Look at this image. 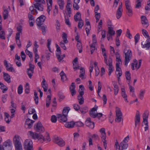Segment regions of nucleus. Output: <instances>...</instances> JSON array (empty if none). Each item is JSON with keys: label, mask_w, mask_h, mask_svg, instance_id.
Listing matches in <instances>:
<instances>
[{"label": "nucleus", "mask_w": 150, "mask_h": 150, "mask_svg": "<svg viewBox=\"0 0 150 150\" xmlns=\"http://www.w3.org/2000/svg\"><path fill=\"white\" fill-rule=\"evenodd\" d=\"M124 53L125 55V65L127 66L128 64L132 59V53L131 50L129 49H125L124 50Z\"/></svg>", "instance_id": "2"}, {"label": "nucleus", "mask_w": 150, "mask_h": 150, "mask_svg": "<svg viewBox=\"0 0 150 150\" xmlns=\"http://www.w3.org/2000/svg\"><path fill=\"white\" fill-rule=\"evenodd\" d=\"M109 67L108 68V75L110 76L111 74V73L114 71V67L112 65H108Z\"/></svg>", "instance_id": "46"}, {"label": "nucleus", "mask_w": 150, "mask_h": 150, "mask_svg": "<svg viewBox=\"0 0 150 150\" xmlns=\"http://www.w3.org/2000/svg\"><path fill=\"white\" fill-rule=\"evenodd\" d=\"M46 17L43 15H42L38 18L36 20V23L38 26L41 25L46 19Z\"/></svg>", "instance_id": "8"}, {"label": "nucleus", "mask_w": 150, "mask_h": 150, "mask_svg": "<svg viewBox=\"0 0 150 150\" xmlns=\"http://www.w3.org/2000/svg\"><path fill=\"white\" fill-rule=\"evenodd\" d=\"M15 109H12L10 110L11 112V117L13 118L15 116V114L16 110H15Z\"/></svg>", "instance_id": "58"}, {"label": "nucleus", "mask_w": 150, "mask_h": 150, "mask_svg": "<svg viewBox=\"0 0 150 150\" xmlns=\"http://www.w3.org/2000/svg\"><path fill=\"white\" fill-rule=\"evenodd\" d=\"M21 56L22 60L24 61L25 58V55L23 51L21 52Z\"/></svg>", "instance_id": "62"}, {"label": "nucleus", "mask_w": 150, "mask_h": 150, "mask_svg": "<svg viewBox=\"0 0 150 150\" xmlns=\"http://www.w3.org/2000/svg\"><path fill=\"white\" fill-rule=\"evenodd\" d=\"M62 38L63 39V41L65 43H67L68 42V40L67 39V34L65 33H63L62 34Z\"/></svg>", "instance_id": "34"}, {"label": "nucleus", "mask_w": 150, "mask_h": 150, "mask_svg": "<svg viewBox=\"0 0 150 150\" xmlns=\"http://www.w3.org/2000/svg\"><path fill=\"white\" fill-rule=\"evenodd\" d=\"M108 31L107 33L111 35H114L115 34V31L113 30V27H108Z\"/></svg>", "instance_id": "25"}, {"label": "nucleus", "mask_w": 150, "mask_h": 150, "mask_svg": "<svg viewBox=\"0 0 150 150\" xmlns=\"http://www.w3.org/2000/svg\"><path fill=\"white\" fill-rule=\"evenodd\" d=\"M98 88L97 93L98 94H99L101 89L102 85L100 81H98Z\"/></svg>", "instance_id": "56"}, {"label": "nucleus", "mask_w": 150, "mask_h": 150, "mask_svg": "<svg viewBox=\"0 0 150 150\" xmlns=\"http://www.w3.org/2000/svg\"><path fill=\"white\" fill-rule=\"evenodd\" d=\"M77 49L79 50V52L80 53H81L82 51V46L81 42H78L77 44Z\"/></svg>", "instance_id": "41"}, {"label": "nucleus", "mask_w": 150, "mask_h": 150, "mask_svg": "<svg viewBox=\"0 0 150 150\" xmlns=\"http://www.w3.org/2000/svg\"><path fill=\"white\" fill-rule=\"evenodd\" d=\"M20 139V137L17 135H15L13 138V143L16 150H23Z\"/></svg>", "instance_id": "1"}, {"label": "nucleus", "mask_w": 150, "mask_h": 150, "mask_svg": "<svg viewBox=\"0 0 150 150\" xmlns=\"http://www.w3.org/2000/svg\"><path fill=\"white\" fill-rule=\"evenodd\" d=\"M113 86H114V95H116L118 93L119 91V88L118 86L117 85L115 82L113 84Z\"/></svg>", "instance_id": "30"}, {"label": "nucleus", "mask_w": 150, "mask_h": 150, "mask_svg": "<svg viewBox=\"0 0 150 150\" xmlns=\"http://www.w3.org/2000/svg\"><path fill=\"white\" fill-rule=\"evenodd\" d=\"M65 23L69 26H71V24L70 22L69 19L68 17H67L66 16H65Z\"/></svg>", "instance_id": "55"}, {"label": "nucleus", "mask_w": 150, "mask_h": 150, "mask_svg": "<svg viewBox=\"0 0 150 150\" xmlns=\"http://www.w3.org/2000/svg\"><path fill=\"white\" fill-rule=\"evenodd\" d=\"M115 148L116 150H120L121 149H120V145H119V144L118 143L117 141H116L115 143Z\"/></svg>", "instance_id": "53"}, {"label": "nucleus", "mask_w": 150, "mask_h": 150, "mask_svg": "<svg viewBox=\"0 0 150 150\" xmlns=\"http://www.w3.org/2000/svg\"><path fill=\"white\" fill-rule=\"evenodd\" d=\"M122 95L123 98L124 99L125 101L128 103V101L127 100V96L126 93V92H124V93H122Z\"/></svg>", "instance_id": "54"}, {"label": "nucleus", "mask_w": 150, "mask_h": 150, "mask_svg": "<svg viewBox=\"0 0 150 150\" xmlns=\"http://www.w3.org/2000/svg\"><path fill=\"white\" fill-rule=\"evenodd\" d=\"M85 125L91 129H93L95 126L94 123L91 121L90 117L87 118L85 122Z\"/></svg>", "instance_id": "11"}, {"label": "nucleus", "mask_w": 150, "mask_h": 150, "mask_svg": "<svg viewBox=\"0 0 150 150\" xmlns=\"http://www.w3.org/2000/svg\"><path fill=\"white\" fill-rule=\"evenodd\" d=\"M125 75L126 79L128 80L129 84L130 83V81L131 80L130 74L129 71H127L125 72Z\"/></svg>", "instance_id": "37"}, {"label": "nucleus", "mask_w": 150, "mask_h": 150, "mask_svg": "<svg viewBox=\"0 0 150 150\" xmlns=\"http://www.w3.org/2000/svg\"><path fill=\"white\" fill-rule=\"evenodd\" d=\"M57 115V117L60 122H65L67 120V116L62 114H58Z\"/></svg>", "instance_id": "16"}, {"label": "nucleus", "mask_w": 150, "mask_h": 150, "mask_svg": "<svg viewBox=\"0 0 150 150\" xmlns=\"http://www.w3.org/2000/svg\"><path fill=\"white\" fill-rule=\"evenodd\" d=\"M122 11L117 10L116 16V18L117 19H119L121 16L122 15Z\"/></svg>", "instance_id": "43"}, {"label": "nucleus", "mask_w": 150, "mask_h": 150, "mask_svg": "<svg viewBox=\"0 0 150 150\" xmlns=\"http://www.w3.org/2000/svg\"><path fill=\"white\" fill-rule=\"evenodd\" d=\"M99 132L101 133L100 137L102 140L103 143L104 147L105 149H106L107 146V144L106 142V134L105 129L103 128H102L100 129Z\"/></svg>", "instance_id": "4"}, {"label": "nucleus", "mask_w": 150, "mask_h": 150, "mask_svg": "<svg viewBox=\"0 0 150 150\" xmlns=\"http://www.w3.org/2000/svg\"><path fill=\"white\" fill-rule=\"evenodd\" d=\"M51 95H49L47 96V98H46V105L47 108H48L50 105L51 101Z\"/></svg>", "instance_id": "27"}, {"label": "nucleus", "mask_w": 150, "mask_h": 150, "mask_svg": "<svg viewBox=\"0 0 150 150\" xmlns=\"http://www.w3.org/2000/svg\"><path fill=\"white\" fill-rule=\"evenodd\" d=\"M148 113L147 112H144L143 115V122L145 123V122H147V119L148 117Z\"/></svg>", "instance_id": "33"}, {"label": "nucleus", "mask_w": 150, "mask_h": 150, "mask_svg": "<svg viewBox=\"0 0 150 150\" xmlns=\"http://www.w3.org/2000/svg\"><path fill=\"white\" fill-rule=\"evenodd\" d=\"M142 32L143 35L145 38H149V37L148 33L146 30L143 29L142 30Z\"/></svg>", "instance_id": "44"}, {"label": "nucleus", "mask_w": 150, "mask_h": 150, "mask_svg": "<svg viewBox=\"0 0 150 150\" xmlns=\"http://www.w3.org/2000/svg\"><path fill=\"white\" fill-rule=\"evenodd\" d=\"M141 23L142 25L145 28H147L149 26L148 21L146 17L144 16H142L141 17Z\"/></svg>", "instance_id": "10"}, {"label": "nucleus", "mask_w": 150, "mask_h": 150, "mask_svg": "<svg viewBox=\"0 0 150 150\" xmlns=\"http://www.w3.org/2000/svg\"><path fill=\"white\" fill-rule=\"evenodd\" d=\"M145 93V91H140L139 94V95L138 97L141 100H142L143 99Z\"/></svg>", "instance_id": "45"}, {"label": "nucleus", "mask_w": 150, "mask_h": 150, "mask_svg": "<svg viewBox=\"0 0 150 150\" xmlns=\"http://www.w3.org/2000/svg\"><path fill=\"white\" fill-rule=\"evenodd\" d=\"M34 128L36 131L40 132H43L45 130L44 128L40 122H38L34 125Z\"/></svg>", "instance_id": "6"}, {"label": "nucleus", "mask_w": 150, "mask_h": 150, "mask_svg": "<svg viewBox=\"0 0 150 150\" xmlns=\"http://www.w3.org/2000/svg\"><path fill=\"white\" fill-rule=\"evenodd\" d=\"M96 44L92 43L90 45L91 54H92L95 49Z\"/></svg>", "instance_id": "42"}, {"label": "nucleus", "mask_w": 150, "mask_h": 150, "mask_svg": "<svg viewBox=\"0 0 150 150\" xmlns=\"http://www.w3.org/2000/svg\"><path fill=\"white\" fill-rule=\"evenodd\" d=\"M0 88L3 90L2 92L3 93H4L8 89L7 87L1 82H0Z\"/></svg>", "instance_id": "36"}, {"label": "nucleus", "mask_w": 150, "mask_h": 150, "mask_svg": "<svg viewBox=\"0 0 150 150\" xmlns=\"http://www.w3.org/2000/svg\"><path fill=\"white\" fill-rule=\"evenodd\" d=\"M73 107L74 109L76 111H78L79 110H80V107L78 104H74Z\"/></svg>", "instance_id": "59"}, {"label": "nucleus", "mask_w": 150, "mask_h": 150, "mask_svg": "<svg viewBox=\"0 0 150 150\" xmlns=\"http://www.w3.org/2000/svg\"><path fill=\"white\" fill-rule=\"evenodd\" d=\"M116 112L117 117L115 120V121L117 122H121L122 118V112L120 109L117 107H116Z\"/></svg>", "instance_id": "7"}, {"label": "nucleus", "mask_w": 150, "mask_h": 150, "mask_svg": "<svg viewBox=\"0 0 150 150\" xmlns=\"http://www.w3.org/2000/svg\"><path fill=\"white\" fill-rule=\"evenodd\" d=\"M28 134L33 139H37L38 140L42 139L43 141H45L44 137L40 134H38L36 133L33 132L32 131H29L28 132Z\"/></svg>", "instance_id": "3"}, {"label": "nucleus", "mask_w": 150, "mask_h": 150, "mask_svg": "<svg viewBox=\"0 0 150 150\" xmlns=\"http://www.w3.org/2000/svg\"><path fill=\"white\" fill-rule=\"evenodd\" d=\"M142 0H137V4L136 5L135 8H139L141 6V2Z\"/></svg>", "instance_id": "49"}, {"label": "nucleus", "mask_w": 150, "mask_h": 150, "mask_svg": "<svg viewBox=\"0 0 150 150\" xmlns=\"http://www.w3.org/2000/svg\"><path fill=\"white\" fill-rule=\"evenodd\" d=\"M58 3L59 6V8L61 9H63L64 7V3L63 0H59L57 1Z\"/></svg>", "instance_id": "35"}, {"label": "nucleus", "mask_w": 150, "mask_h": 150, "mask_svg": "<svg viewBox=\"0 0 150 150\" xmlns=\"http://www.w3.org/2000/svg\"><path fill=\"white\" fill-rule=\"evenodd\" d=\"M89 113L91 117L93 118L96 117V113L95 112L90 111Z\"/></svg>", "instance_id": "64"}, {"label": "nucleus", "mask_w": 150, "mask_h": 150, "mask_svg": "<svg viewBox=\"0 0 150 150\" xmlns=\"http://www.w3.org/2000/svg\"><path fill=\"white\" fill-rule=\"evenodd\" d=\"M115 56L116 57V61L117 62V63L119 64L122 63L121 59L120 58V54L118 52H116L115 53Z\"/></svg>", "instance_id": "31"}, {"label": "nucleus", "mask_w": 150, "mask_h": 150, "mask_svg": "<svg viewBox=\"0 0 150 150\" xmlns=\"http://www.w3.org/2000/svg\"><path fill=\"white\" fill-rule=\"evenodd\" d=\"M25 52L26 54L28 55L31 59H33V54L31 52H30L27 49L25 50Z\"/></svg>", "instance_id": "52"}, {"label": "nucleus", "mask_w": 150, "mask_h": 150, "mask_svg": "<svg viewBox=\"0 0 150 150\" xmlns=\"http://www.w3.org/2000/svg\"><path fill=\"white\" fill-rule=\"evenodd\" d=\"M12 143L10 140H7L3 144L4 150H11Z\"/></svg>", "instance_id": "9"}, {"label": "nucleus", "mask_w": 150, "mask_h": 150, "mask_svg": "<svg viewBox=\"0 0 150 150\" xmlns=\"http://www.w3.org/2000/svg\"><path fill=\"white\" fill-rule=\"evenodd\" d=\"M120 145L121 148V150H125L128 146V144L124 142H121L120 144Z\"/></svg>", "instance_id": "29"}, {"label": "nucleus", "mask_w": 150, "mask_h": 150, "mask_svg": "<svg viewBox=\"0 0 150 150\" xmlns=\"http://www.w3.org/2000/svg\"><path fill=\"white\" fill-rule=\"evenodd\" d=\"M119 64L118 63H116V71L117 72L122 71L120 67Z\"/></svg>", "instance_id": "57"}, {"label": "nucleus", "mask_w": 150, "mask_h": 150, "mask_svg": "<svg viewBox=\"0 0 150 150\" xmlns=\"http://www.w3.org/2000/svg\"><path fill=\"white\" fill-rule=\"evenodd\" d=\"M134 63H132L131 64V67L132 69V70H134L135 69L134 66H135V67L136 69H139L140 67V66L138 64V62L135 59L134 60Z\"/></svg>", "instance_id": "22"}, {"label": "nucleus", "mask_w": 150, "mask_h": 150, "mask_svg": "<svg viewBox=\"0 0 150 150\" xmlns=\"http://www.w3.org/2000/svg\"><path fill=\"white\" fill-rule=\"evenodd\" d=\"M84 93V92L83 91H80L79 95L77 97L79 104L80 105L83 104L84 102V99L83 96Z\"/></svg>", "instance_id": "15"}, {"label": "nucleus", "mask_w": 150, "mask_h": 150, "mask_svg": "<svg viewBox=\"0 0 150 150\" xmlns=\"http://www.w3.org/2000/svg\"><path fill=\"white\" fill-rule=\"evenodd\" d=\"M95 17L96 18V22L97 23L99 21L100 17V14L99 13H97L95 14Z\"/></svg>", "instance_id": "61"}, {"label": "nucleus", "mask_w": 150, "mask_h": 150, "mask_svg": "<svg viewBox=\"0 0 150 150\" xmlns=\"http://www.w3.org/2000/svg\"><path fill=\"white\" fill-rule=\"evenodd\" d=\"M140 38V35L139 33H137L134 37V41L135 44L136 45V44L138 42Z\"/></svg>", "instance_id": "48"}, {"label": "nucleus", "mask_w": 150, "mask_h": 150, "mask_svg": "<svg viewBox=\"0 0 150 150\" xmlns=\"http://www.w3.org/2000/svg\"><path fill=\"white\" fill-rule=\"evenodd\" d=\"M146 43L144 45L143 44V42H142L141 44L142 45L143 48H147V49L150 48V38L147 39L146 40Z\"/></svg>", "instance_id": "24"}, {"label": "nucleus", "mask_w": 150, "mask_h": 150, "mask_svg": "<svg viewBox=\"0 0 150 150\" xmlns=\"http://www.w3.org/2000/svg\"><path fill=\"white\" fill-rule=\"evenodd\" d=\"M28 71H27V73L28 75L30 78L31 79L32 76H33V71H32L30 70L27 69Z\"/></svg>", "instance_id": "50"}, {"label": "nucleus", "mask_w": 150, "mask_h": 150, "mask_svg": "<svg viewBox=\"0 0 150 150\" xmlns=\"http://www.w3.org/2000/svg\"><path fill=\"white\" fill-rule=\"evenodd\" d=\"M126 12L127 15L129 17L132 16L133 11L131 5L126 7Z\"/></svg>", "instance_id": "17"}, {"label": "nucleus", "mask_w": 150, "mask_h": 150, "mask_svg": "<svg viewBox=\"0 0 150 150\" xmlns=\"http://www.w3.org/2000/svg\"><path fill=\"white\" fill-rule=\"evenodd\" d=\"M17 30L18 32V33H22L23 30L22 26L20 25H19L17 27Z\"/></svg>", "instance_id": "63"}, {"label": "nucleus", "mask_w": 150, "mask_h": 150, "mask_svg": "<svg viewBox=\"0 0 150 150\" xmlns=\"http://www.w3.org/2000/svg\"><path fill=\"white\" fill-rule=\"evenodd\" d=\"M8 11L7 9H4L3 13V18L4 20L8 18Z\"/></svg>", "instance_id": "40"}, {"label": "nucleus", "mask_w": 150, "mask_h": 150, "mask_svg": "<svg viewBox=\"0 0 150 150\" xmlns=\"http://www.w3.org/2000/svg\"><path fill=\"white\" fill-rule=\"evenodd\" d=\"M74 125L78 127H83L84 124L81 121H78L74 123Z\"/></svg>", "instance_id": "47"}, {"label": "nucleus", "mask_w": 150, "mask_h": 150, "mask_svg": "<svg viewBox=\"0 0 150 150\" xmlns=\"http://www.w3.org/2000/svg\"><path fill=\"white\" fill-rule=\"evenodd\" d=\"M81 15L80 12H78L74 16V20L75 21L77 22L78 21H81Z\"/></svg>", "instance_id": "23"}, {"label": "nucleus", "mask_w": 150, "mask_h": 150, "mask_svg": "<svg viewBox=\"0 0 150 150\" xmlns=\"http://www.w3.org/2000/svg\"><path fill=\"white\" fill-rule=\"evenodd\" d=\"M4 77L5 80L8 83H9L11 82L10 76L7 73L3 72Z\"/></svg>", "instance_id": "21"}, {"label": "nucleus", "mask_w": 150, "mask_h": 150, "mask_svg": "<svg viewBox=\"0 0 150 150\" xmlns=\"http://www.w3.org/2000/svg\"><path fill=\"white\" fill-rule=\"evenodd\" d=\"M140 115L139 112L137 111L136 112V115L135 117V127L137 126H139L140 122Z\"/></svg>", "instance_id": "13"}, {"label": "nucleus", "mask_w": 150, "mask_h": 150, "mask_svg": "<svg viewBox=\"0 0 150 150\" xmlns=\"http://www.w3.org/2000/svg\"><path fill=\"white\" fill-rule=\"evenodd\" d=\"M35 121L31 120L29 118L27 119L25 121V127L27 128L30 129L31 128L33 125V123Z\"/></svg>", "instance_id": "14"}, {"label": "nucleus", "mask_w": 150, "mask_h": 150, "mask_svg": "<svg viewBox=\"0 0 150 150\" xmlns=\"http://www.w3.org/2000/svg\"><path fill=\"white\" fill-rule=\"evenodd\" d=\"M76 86L74 83H72L71 86L70 87V89L71 95L73 96L76 93V91L75 89Z\"/></svg>", "instance_id": "20"}, {"label": "nucleus", "mask_w": 150, "mask_h": 150, "mask_svg": "<svg viewBox=\"0 0 150 150\" xmlns=\"http://www.w3.org/2000/svg\"><path fill=\"white\" fill-rule=\"evenodd\" d=\"M70 108L69 107H64L62 111V115L67 116Z\"/></svg>", "instance_id": "28"}, {"label": "nucleus", "mask_w": 150, "mask_h": 150, "mask_svg": "<svg viewBox=\"0 0 150 150\" xmlns=\"http://www.w3.org/2000/svg\"><path fill=\"white\" fill-rule=\"evenodd\" d=\"M47 5V11L50 15V12L52 9V0H46Z\"/></svg>", "instance_id": "19"}, {"label": "nucleus", "mask_w": 150, "mask_h": 150, "mask_svg": "<svg viewBox=\"0 0 150 150\" xmlns=\"http://www.w3.org/2000/svg\"><path fill=\"white\" fill-rule=\"evenodd\" d=\"M23 146L26 150L32 149H33L32 141L30 139H26L24 142Z\"/></svg>", "instance_id": "5"}, {"label": "nucleus", "mask_w": 150, "mask_h": 150, "mask_svg": "<svg viewBox=\"0 0 150 150\" xmlns=\"http://www.w3.org/2000/svg\"><path fill=\"white\" fill-rule=\"evenodd\" d=\"M55 142L56 144L60 146H63L65 145V142L61 138L57 137L54 139Z\"/></svg>", "instance_id": "12"}, {"label": "nucleus", "mask_w": 150, "mask_h": 150, "mask_svg": "<svg viewBox=\"0 0 150 150\" xmlns=\"http://www.w3.org/2000/svg\"><path fill=\"white\" fill-rule=\"evenodd\" d=\"M34 7L38 10L42 11L43 10V6L42 4L39 3H36L34 4Z\"/></svg>", "instance_id": "18"}, {"label": "nucleus", "mask_w": 150, "mask_h": 150, "mask_svg": "<svg viewBox=\"0 0 150 150\" xmlns=\"http://www.w3.org/2000/svg\"><path fill=\"white\" fill-rule=\"evenodd\" d=\"M33 14H34V13H32V12L29 13L28 15V17L29 19V20H34V18H33L32 15Z\"/></svg>", "instance_id": "60"}, {"label": "nucleus", "mask_w": 150, "mask_h": 150, "mask_svg": "<svg viewBox=\"0 0 150 150\" xmlns=\"http://www.w3.org/2000/svg\"><path fill=\"white\" fill-rule=\"evenodd\" d=\"M79 110L82 114H84L88 112V109L87 107L85 106L84 107L80 108Z\"/></svg>", "instance_id": "32"}, {"label": "nucleus", "mask_w": 150, "mask_h": 150, "mask_svg": "<svg viewBox=\"0 0 150 150\" xmlns=\"http://www.w3.org/2000/svg\"><path fill=\"white\" fill-rule=\"evenodd\" d=\"M65 125V126L67 128H72L74 126V122L72 121L68 122L66 123Z\"/></svg>", "instance_id": "26"}, {"label": "nucleus", "mask_w": 150, "mask_h": 150, "mask_svg": "<svg viewBox=\"0 0 150 150\" xmlns=\"http://www.w3.org/2000/svg\"><path fill=\"white\" fill-rule=\"evenodd\" d=\"M23 86L21 85H20L18 89V94H21L23 92Z\"/></svg>", "instance_id": "51"}, {"label": "nucleus", "mask_w": 150, "mask_h": 150, "mask_svg": "<svg viewBox=\"0 0 150 150\" xmlns=\"http://www.w3.org/2000/svg\"><path fill=\"white\" fill-rule=\"evenodd\" d=\"M9 115L7 113H6L5 114V120L6 122L8 123L9 124L11 120V117L10 118H9Z\"/></svg>", "instance_id": "38"}, {"label": "nucleus", "mask_w": 150, "mask_h": 150, "mask_svg": "<svg viewBox=\"0 0 150 150\" xmlns=\"http://www.w3.org/2000/svg\"><path fill=\"white\" fill-rule=\"evenodd\" d=\"M40 28L41 29L42 31V33L43 35L45 34L46 32L47 27L44 26H39Z\"/></svg>", "instance_id": "39"}]
</instances>
